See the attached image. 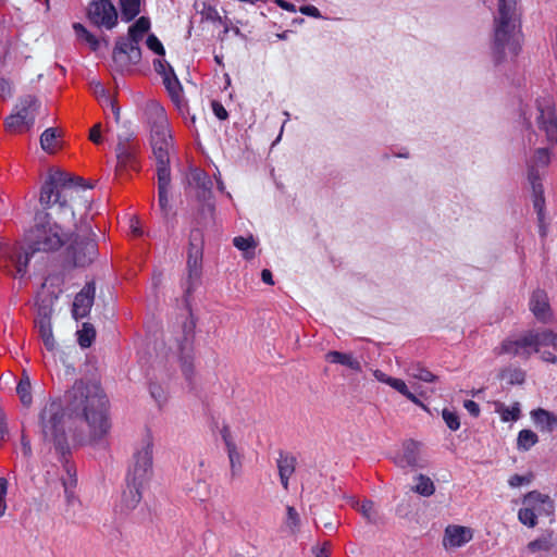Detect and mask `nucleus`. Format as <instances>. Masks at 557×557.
<instances>
[{"mask_svg":"<svg viewBox=\"0 0 557 557\" xmlns=\"http://www.w3.org/2000/svg\"><path fill=\"white\" fill-rule=\"evenodd\" d=\"M82 178L52 168L40 188L39 209L28 232L33 251H55L74 236L90 233V200Z\"/></svg>","mask_w":557,"mask_h":557,"instance_id":"obj_1","label":"nucleus"},{"mask_svg":"<svg viewBox=\"0 0 557 557\" xmlns=\"http://www.w3.org/2000/svg\"><path fill=\"white\" fill-rule=\"evenodd\" d=\"M66 408L71 416L82 419L88 426L91 443L102 440L110 430L107 416V398L99 385L77 381L65 394Z\"/></svg>","mask_w":557,"mask_h":557,"instance_id":"obj_2","label":"nucleus"},{"mask_svg":"<svg viewBox=\"0 0 557 557\" xmlns=\"http://www.w3.org/2000/svg\"><path fill=\"white\" fill-rule=\"evenodd\" d=\"M518 0H498L492 57L495 64L513 60L520 51Z\"/></svg>","mask_w":557,"mask_h":557,"instance_id":"obj_3","label":"nucleus"},{"mask_svg":"<svg viewBox=\"0 0 557 557\" xmlns=\"http://www.w3.org/2000/svg\"><path fill=\"white\" fill-rule=\"evenodd\" d=\"M145 115L150 126V144L157 169L169 168L173 138L166 112L157 100L151 99L145 106Z\"/></svg>","mask_w":557,"mask_h":557,"instance_id":"obj_4","label":"nucleus"},{"mask_svg":"<svg viewBox=\"0 0 557 557\" xmlns=\"http://www.w3.org/2000/svg\"><path fill=\"white\" fill-rule=\"evenodd\" d=\"M546 346H557V333L549 331L528 332L516 338H507L494 348L496 356L511 355L529 359L533 352H540Z\"/></svg>","mask_w":557,"mask_h":557,"instance_id":"obj_5","label":"nucleus"},{"mask_svg":"<svg viewBox=\"0 0 557 557\" xmlns=\"http://www.w3.org/2000/svg\"><path fill=\"white\" fill-rule=\"evenodd\" d=\"M150 28L148 17H139L128 29V39L120 38L113 50V62L120 70L137 64L141 59L139 41Z\"/></svg>","mask_w":557,"mask_h":557,"instance_id":"obj_6","label":"nucleus"},{"mask_svg":"<svg viewBox=\"0 0 557 557\" xmlns=\"http://www.w3.org/2000/svg\"><path fill=\"white\" fill-rule=\"evenodd\" d=\"M153 473V440L147 434L136 447L126 473V482L147 486Z\"/></svg>","mask_w":557,"mask_h":557,"instance_id":"obj_7","label":"nucleus"},{"mask_svg":"<svg viewBox=\"0 0 557 557\" xmlns=\"http://www.w3.org/2000/svg\"><path fill=\"white\" fill-rule=\"evenodd\" d=\"M554 510V500L548 495L532 491L523 497L518 519L522 524L534 528L537 518L552 516Z\"/></svg>","mask_w":557,"mask_h":557,"instance_id":"obj_8","label":"nucleus"},{"mask_svg":"<svg viewBox=\"0 0 557 557\" xmlns=\"http://www.w3.org/2000/svg\"><path fill=\"white\" fill-rule=\"evenodd\" d=\"M40 425L44 437L58 445L64 441V422L61 404L48 401L40 412Z\"/></svg>","mask_w":557,"mask_h":557,"instance_id":"obj_9","label":"nucleus"},{"mask_svg":"<svg viewBox=\"0 0 557 557\" xmlns=\"http://www.w3.org/2000/svg\"><path fill=\"white\" fill-rule=\"evenodd\" d=\"M550 162V153L546 148H540L535 151L529 162L528 178L533 191V206L541 214L544 206V189L541 183L539 168H546Z\"/></svg>","mask_w":557,"mask_h":557,"instance_id":"obj_10","label":"nucleus"},{"mask_svg":"<svg viewBox=\"0 0 557 557\" xmlns=\"http://www.w3.org/2000/svg\"><path fill=\"white\" fill-rule=\"evenodd\" d=\"M37 110L38 102L34 97L28 96L24 98L16 107V112L7 119V127L14 132L30 128L35 122Z\"/></svg>","mask_w":557,"mask_h":557,"instance_id":"obj_11","label":"nucleus"},{"mask_svg":"<svg viewBox=\"0 0 557 557\" xmlns=\"http://www.w3.org/2000/svg\"><path fill=\"white\" fill-rule=\"evenodd\" d=\"M92 227L86 236H74L70 240V249L75 265L86 267L90 264L98 255V247L94 239Z\"/></svg>","mask_w":557,"mask_h":557,"instance_id":"obj_12","label":"nucleus"},{"mask_svg":"<svg viewBox=\"0 0 557 557\" xmlns=\"http://www.w3.org/2000/svg\"><path fill=\"white\" fill-rule=\"evenodd\" d=\"M87 15L89 21L98 27L111 29L117 23V12L111 0H92Z\"/></svg>","mask_w":557,"mask_h":557,"instance_id":"obj_13","label":"nucleus"},{"mask_svg":"<svg viewBox=\"0 0 557 557\" xmlns=\"http://www.w3.org/2000/svg\"><path fill=\"white\" fill-rule=\"evenodd\" d=\"M138 145L128 136H119L116 145V173L126 170H137L136 154Z\"/></svg>","mask_w":557,"mask_h":557,"instance_id":"obj_14","label":"nucleus"},{"mask_svg":"<svg viewBox=\"0 0 557 557\" xmlns=\"http://www.w3.org/2000/svg\"><path fill=\"white\" fill-rule=\"evenodd\" d=\"M222 438L225 445L227 458H228V480L231 483L237 481L244 471V454L243 450L237 446L233 437L227 430L222 432Z\"/></svg>","mask_w":557,"mask_h":557,"instance_id":"obj_15","label":"nucleus"},{"mask_svg":"<svg viewBox=\"0 0 557 557\" xmlns=\"http://www.w3.org/2000/svg\"><path fill=\"white\" fill-rule=\"evenodd\" d=\"M539 116L536 117L539 128L546 135L548 143H557V119L550 100L537 103Z\"/></svg>","mask_w":557,"mask_h":557,"instance_id":"obj_16","label":"nucleus"},{"mask_svg":"<svg viewBox=\"0 0 557 557\" xmlns=\"http://www.w3.org/2000/svg\"><path fill=\"white\" fill-rule=\"evenodd\" d=\"M473 537V531L468 527L451 524L445 529L443 545L446 549L463 546Z\"/></svg>","mask_w":557,"mask_h":557,"instance_id":"obj_17","label":"nucleus"},{"mask_svg":"<svg viewBox=\"0 0 557 557\" xmlns=\"http://www.w3.org/2000/svg\"><path fill=\"white\" fill-rule=\"evenodd\" d=\"M190 249L188 252L187 267L189 271V276L198 278L200 275L201 269V232L199 230H194L190 233Z\"/></svg>","mask_w":557,"mask_h":557,"instance_id":"obj_18","label":"nucleus"},{"mask_svg":"<svg viewBox=\"0 0 557 557\" xmlns=\"http://www.w3.org/2000/svg\"><path fill=\"white\" fill-rule=\"evenodd\" d=\"M95 286L87 284L76 296L73 302L72 313L78 320L85 318L94 304Z\"/></svg>","mask_w":557,"mask_h":557,"instance_id":"obj_19","label":"nucleus"},{"mask_svg":"<svg viewBox=\"0 0 557 557\" xmlns=\"http://www.w3.org/2000/svg\"><path fill=\"white\" fill-rule=\"evenodd\" d=\"M397 466L406 467H420V444L414 441H407L403 445V450L395 458Z\"/></svg>","mask_w":557,"mask_h":557,"instance_id":"obj_20","label":"nucleus"},{"mask_svg":"<svg viewBox=\"0 0 557 557\" xmlns=\"http://www.w3.org/2000/svg\"><path fill=\"white\" fill-rule=\"evenodd\" d=\"M159 207L164 215L170 211L169 187L171 183L170 168L157 169Z\"/></svg>","mask_w":557,"mask_h":557,"instance_id":"obj_21","label":"nucleus"},{"mask_svg":"<svg viewBox=\"0 0 557 557\" xmlns=\"http://www.w3.org/2000/svg\"><path fill=\"white\" fill-rule=\"evenodd\" d=\"M530 309L536 319L545 322L550 318L548 298L545 292L535 290L530 299Z\"/></svg>","mask_w":557,"mask_h":557,"instance_id":"obj_22","label":"nucleus"},{"mask_svg":"<svg viewBox=\"0 0 557 557\" xmlns=\"http://www.w3.org/2000/svg\"><path fill=\"white\" fill-rule=\"evenodd\" d=\"M145 487L146 486L141 484H133L132 482H126V486L122 493V506L126 510H133L136 508L143 498V491Z\"/></svg>","mask_w":557,"mask_h":557,"instance_id":"obj_23","label":"nucleus"},{"mask_svg":"<svg viewBox=\"0 0 557 557\" xmlns=\"http://www.w3.org/2000/svg\"><path fill=\"white\" fill-rule=\"evenodd\" d=\"M188 184L193 185L201 190V197L206 200L211 196L212 181L211 178L200 169L190 170L188 176Z\"/></svg>","mask_w":557,"mask_h":557,"instance_id":"obj_24","label":"nucleus"},{"mask_svg":"<svg viewBox=\"0 0 557 557\" xmlns=\"http://www.w3.org/2000/svg\"><path fill=\"white\" fill-rule=\"evenodd\" d=\"M325 360L330 363L345 366L356 372L362 370L361 362L351 352L331 350L325 355Z\"/></svg>","mask_w":557,"mask_h":557,"instance_id":"obj_25","label":"nucleus"},{"mask_svg":"<svg viewBox=\"0 0 557 557\" xmlns=\"http://www.w3.org/2000/svg\"><path fill=\"white\" fill-rule=\"evenodd\" d=\"M296 459L290 455H280L277 459V469L281 483L284 490H288V480L295 472Z\"/></svg>","mask_w":557,"mask_h":557,"instance_id":"obj_26","label":"nucleus"},{"mask_svg":"<svg viewBox=\"0 0 557 557\" xmlns=\"http://www.w3.org/2000/svg\"><path fill=\"white\" fill-rule=\"evenodd\" d=\"M36 325L38 327V332H39L40 338H41L45 347L48 350L53 351L55 349L57 343L53 337L50 318L47 315L41 317L36 322Z\"/></svg>","mask_w":557,"mask_h":557,"instance_id":"obj_27","label":"nucleus"},{"mask_svg":"<svg viewBox=\"0 0 557 557\" xmlns=\"http://www.w3.org/2000/svg\"><path fill=\"white\" fill-rule=\"evenodd\" d=\"M163 84L172 99L180 107L183 102V88L174 72H169L163 78Z\"/></svg>","mask_w":557,"mask_h":557,"instance_id":"obj_28","label":"nucleus"},{"mask_svg":"<svg viewBox=\"0 0 557 557\" xmlns=\"http://www.w3.org/2000/svg\"><path fill=\"white\" fill-rule=\"evenodd\" d=\"M534 423L543 431L552 432L557 429V417L544 409H537L532 412Z\"/></svg>","mask_w":557,"mask_h":557,"instance_id":"obj_29","label":"nucleus"},{"mask_svg":"<svg viewBox=\"0 0 557 557\" xmlns=\"http://www.w3.org/2000/svg\"><path fill=\"white\" fill-rule=\"evenodd\" d=\"M60 134L55 128H47L40 136V146L48 153L55 152L60 147Z\"/></svg>","mask_w":557,"mask_h":557,"instance_id":"obj_30","label":"nucleus"},{"mask_svg":"<svg viewBox=\"0 0 557 557\" xmlns=\"http://www.w3.org/2000/svg\"><path fill=\"white\" fill-rule=\"evenodd\" d=\"M233 245L238 250L243 251L246 259H252L255 257V249L258 245V242L252 235H249L248 237L236 236L233 239Z\"/></svg>","mask_w":557,"mask_h":557,"instance_id":"obj_31","label":"nucleus"},{"mask_svg":"<svg viewBox=\"0 0 557 557\" xmlns=\"http://www.w3.org/2000/svg\"><path fill=\"white\" fill-rule=\"evenodd\" d=\"M180 361L183 374L187 380H190L194 375V357L191 354L190 344L187 341L182 347Z\"/></svg>","mask_w":557,"mask_h":557,"instance_id":"obj_32","label":"nucleus"},{"mask_svg":"<svg viewBox=\"0 0 557 557\" xmlns=\"http://www.w3.org/2000/svg\"><path fill=\"white\" fill-rule=\"evenodd\" d=\"M354 506L370 523H377L381 520L373 502L366 499L361 503L357 502Z\"/></svg>","mask_w":557,"mask_h":557,"instance_id":"obj_33","label":"nucleus"},{"mask_svg":"<svg viewBox=\"0 0 557 557\" xmlns=\"http://www.w3.org/2000/svg\"><path fill=\"white\" fill-rule=\"evenodd\" d=\"M73 29L75 32L76 37L86 42L92 51H97L100 47L101 41L96 38L90 32H88L85 26L79 23H75L73 25Z\"/></svg>","mask_w":557,"mask_h":557,"instance_id":"obj_34","label":"nucleus"},{"mask_svg":"<svg viewBox=\"0 0 557 557\" xmlns=\"http://www.w3.org/2000/svg\"><path fill=\"white\" fill-rule=\"evenodd\" d=\"M122 18L125 22L132 21L136 17L140 12V1L139 0H120Z\"/></svg>","mask_w":557,"mask_h":557,"instance_id":"obj_35","label":"nucleus"},{"mask_svg":"<svg viewBox=\"0 0 557 557\" xmlns=\"http://www.w3.org/2000/svg\"><path fill=\"white\" fill-rule=\"evenodd\" d=\"M77 341L81 347L88 348L91 346L96 337V330L90 323H83L82 329L77 331Z\"/></svg>","mask_w":557,"mask_h":557,"instance_id":"obj_36","label":"nucleus"},{"mask_svg":"<svg viewBox=\"0 0 557 557\" xmlns=\"http://www.w3.org/2000/svg\"><path fill=\"white\" fill-rule=\"evenodd\" d=\"M553 534H545L528 544V550L531 553L548 552L553 548Z\"/></svg>","mask_w":557,"mask_h":557,"instance_id":"obj_37","label":"nucleus"},{"mask_svg":"<svg viewBox=\"0 0 557 557\" xmlns=\"http://www.w3.org/2000/svg\"><path fill=\"white\" fill-rule=\"evenodd\" d=\"M389 386L392 388L396 389L398 393H400L403 396H405L408 400H410L414 405H418V406H421L424 408V405L422 404V401L413 393H411L409 391L405 381H403L400 379L393 377L389 383Z\"/></svg>","mask_w":557,"mask_h":557,"instance_id":"obj_38","label":"nucleus"},{"mask_svg":"<svg viewBox=\"0 0 557 557\" xmlns=\"http://www.w3.org/2000/svg\"><path fill=\"white\" fill-rule=\"evenodd\" d=\"M16 393L23 406L29 407L32 404L30 381L26 374L20 380L16 386Z\"/></svg>","mask_w":557,"mask_h":557,"instance_id":"obj_39","label":"nucleus"},{"mask_svg":"<svg viewBox=\"0 0 557 557\" xmlns=\"http://www.w3.org/2000/svg\"><path fill=\"white\" fill-rule=\"evenodd\" d=\"M416 480H417V484L413 487V491L416 493H418L422 496H425V497H429L434 494L435 485L429 476H426L424 474H419L416 478Z\"/></svg>","mask_w":557,"mask_h":557,"instance_id":"obj_40","label":"nucleus"},{"mask_svg":"<svg viewBox=\"0 0 557 557\" xmlns=\"http://www.w3.org/2000/svg\"><path fill=\"white\" fill-rule=\"evenodd\" d=\"M537 441V435L533 431L522 430L519 432L517 445L519 449L529 450Z\"/></svg>","mask_w":557,"mask_h":557,"instance_id":"obj_41","label":"nucleus"},{"mask_svg":"<svg viewBox=\"0 0 557 557\" xmlns=\"http://www.w3.org/2000/svg\"><path fill=\"white\" fill-rule=\"evenodd\" d=\"M151 397L157 401L159 407H162L168 400V392L164 387L157 383H151L149 386Z\"/></svg>","mask_w":557,"mask_h":557,"instance_id":"obj_42","label":"nucleus"},{"mask_svg":"<svg viewBox=\"0 0 557 557\" xmlns=\"http://www.w3.org/2000/svg\"><path fill=\"white\" fill-rule=\"evenodd\" d=\"M410 375L416 380L423 381L426 383L435 382L437 379V376L434 375L431 371L420 366L413 367L411 369Z\"/></svg>","mask_w":557,"mask_h":557,"instance_id":"obj_43","label":"nucleus"},{"mask_svg":"<svg viewBox=\"0 0 557 557\" xmlns=\"http://www.w3.org/2000/svg\"><path fill=\"white\" fill-rule=\"evenodd\" d=\"M502 379L506 380L510 384H522L525 379V374L520 369H509L502 373Z\"/></svg>","mask_w":557,"mask_h":557,"instance_id":"obj_44","label":"nucleus"},{"mask_svg":"<svg viewBox=\"0 0 557 557\" xmlns=\"http://www.w3.org/2000/svg\"><path fill=\"white\" fill-rule=\"evenodd\" d=\"M442 417H443L445 423L447 424V426L451 431H457L459 429L460 422H459V417L457 416L456 412L450 411L448 409H444L442 412Z\"/></svg>","mask_w":557,"mask_h":557,"instance_id":"obj_45","label":"nucleus"},{"mask_svg":"<svg viewBox=\"0 0 557 557\" xmlns=\"http://www.w3.org/2000/svg\"><path fill=\"white\" fill-rule=\"evenodd\" d=\"M146 45L154 53H157L159 55H164V53H165L164 47L156 35H153V34L148 35Z\"/></svg>","mask_w":557,"mask_h":557,"instance_id":"obj_46","label":"nucleus"},{"mask_svg":"<svg viewBox=\"0 0 557 557\" xmlns=\"http://www.w3.org/2000/svg\"><path fill=\"white\" fill-rule=\"evenodd\" d=\"M499 412L504 421H515L519 418L520 409L518 406L505 407Z\"/></svg>","mask_w":557,"mask_h":557,"instance_id":"obj_47","label":"nucleus"},{"mask_svg":"<svg viewBox=\"0 0 557 557\" xmlns=\"http://www.w3.org/2000/svg\"><path fill=\"white\" fill-rule=\"evenodd\" d=\"M532 478H533L532 474H527V475L513 474L509 478L508 484L511 487H519L522 485L530 484L532 481Z\"/></svg>","mask_w":557,"mask_h":557,"instance_id":"obj_48","label":"nucleus"},{"mask_svg":"<svg viewBox=\"0 0 557 557\" xmlns=\"http://www.w3.org/2000/svg\"><path fill=\"white\" fill-rule=\"evenodd\" d=\"M92 90L97 99L100 101L101 106L104 107L106 104V98H111L110 95L107 92L103 85L99 82L92 83Z\"/></svg>","mask_w":557,"mask_h":557,"instance_id":"obj_49","label":"nucleus"},{"mask_svg":"<svg viewBox=\"0 0 557 557\" xmlns=\"http://www.w3.org/2000/svg\"><path fill=\"white\" fill-rule=\"evenodd\" d=\"M153 66H154L156 72L158 74H160L162 76V78H164L169 72H174L172 66L162 59L154 60Z\"/></svg>","mask_w":557,"mask_h":557,"instance_id":"obj_50","label":"nucleus"},{"mask_svg":"<svg viewBox=\"0 0 557 557\" xmlns=\"http://www.w3.org/2000/svg\"><path fill=\"white\" fill-rule=\"evenodd\" d=\"M299 523L298 512L294 507H287V525L290 529H295Z\"/></svg>","mask_w":557,"mask_h":557,"instance_id":"obj_51","label":"nucleus"},{"mask_svg":"<svg viewBox=\"0 0 557 557\" xmlns=\"http://www.w3.org/2000/svg\"><path fill=\"white\" fill-rule=\"evenodd\" d=\"M107 107L110 108L112 115L114 117V121L116 123H119L120 122V108L117 107V104L115 103V101L112 98H106V104L103 108H107Z\"/></svg>","mask_w":557,"mask_h":557,"instance_id":"obj_52","label":"nucleus"},{"mask_svg":"<svg viewBox=\"0 0 557 557\" xmlns=\"http://www.w3.org/2000/svg\"><path fill=\"white\" fill-rule=\"evenodd\" d=\"M21 451L26 459L30 458L32 446L29 440L25 435H22L21 437Z\"/></svg>","mask_w":557,"mask_h":557,"instance_id":"obj_53","label":"nucleus"},{"mask_svg":"<svg viewBox=\"0 0 557 557\" xmlns=\"http://www.w3.org/2000/svg\"><path fill=\"white\" fill-rule=\"evenodd\" d=\"M212 110L216 117L220 120H225L227 117V111L225 108L218 101L212 102Z\"/></svg>","mask_w":557,"mask_h":557,"instance_id":"obj_54","label":"nucleus"},{"mask_svg":"<svg viewBox=\"0 0 557 557\" xmlns=\"http://www.w3.org/2000/svg\"><path fill=\"white\" fill-rule=\"evenodd\" d=\"M89 139L97 145L101 143L102 137L100 124L94 125V127L90 129Z\"/></svg>","mask_w":557,"mask_h":557,"instance_id":"obj_55","label":"nucleus"},{"mask_svg":"<svg viewBox=\"0 0 557 557\" xmlns=\"http://www.w3.org/2000/svg\"><path fill=\"white\" fill-rule=\"evenodd\" d=\"M299 11L302 14L308 15V16H312V17H320L321 16L320 11L314 5H304V7H300Z\"/></svg>","mask_w":557,"mask_h":557,"instance_id":"obj_56","label":"nucleus"},{"mask_svg":"<svg viewBox=\"0 0 557 557\" xmlns=\"http://www.w3.org/2000/svg\"><path fill=\"white\" fill-rule=\"evenodd\" d=\"M467 411L472 414L473 417H478L480 413V407L479 405L473 400H466L463 404Z\"/></svg>","mask_w":557,"mask_h":557,"instance_id":"obj_57","label":"nucleus"},{"mask_svg":"<svg viewBox=\"0 0 557 557\" xmlns=\"http://www.w3.org/2000/svg\"><path fill=\"white\" fill-rule=\"evenodd\" d=\"M373 375L374 377L379 381V382H382L384 384H387L389 385L391 381H392V376L387 375L386 373H384L383 371L381 370H374L373 371Z\"/></svg>","mask_w":557,"mask_h":557,"instance_id":"obj_58","label":"nucleus"},{"mask_svg":"<svg viewBox=\"0 0 557 557\" xmlns=\"http://www.w3.org/2000/svg\"><path fill=\"white\" fill-rule=\"evenodd\" d=\"M11 95V86L5 79H0V97L4 98Z\"/></svg>","mask_w":557,"mask_h":557,"instance_id":"obj_59","label":"nucleus"},{"mask_svg":"<svg viewBox=\"0 0 557 557\" xmlns=\"http://www.w3.org/2000/svg\"><path fill=\"white\" fill-rule=\"evenodd\" d=\"M274 2L282 9L288 11V12H296L295 4L287 2L285 0H274Z\"/></svg>","mask_w":557,"mask_h":557,"instance_id":"obj_60","label":"nucleus"},{"mask_svg":"<svg viewBox=\"0 0 557 557\" xmlns=\"http://www.w3.org/2000/svg\"><path fill=\"white\" fill-rule=\"evenodd\" d=\"M541 358L543 361L545 362H550V363H556L557 362V357L550 352V351H545V350H541Z\"/></svg>","mask_w":557,"mask_h":557,"instance_id":"obj_61","label":"nucleus"},{"mask_svg":"<svg viewBox=\"0 0 557 557\" xmlns=\"http://www.w3.org/2000/svg\"><path fill=\"white\" fill-rule=\"evenodd\" d=\"M9 482L5 478H0V498L5 499L8 494Z\"/></svg>","mask_w":557,"mask_h":557,"instance_id":"obj_62","label":"nucleus"},{"mask_svg":"<svg viewBox=\"0 0 557 557\" xmlns=\"http://www.w3.org/2000/svg\"><path fill=\"white\" fill-rule=\"evenodd\" d=\"M261 278L262 281L265 283V284H269V285H273L274 282H273V277H272V273L270 270L268 269H264L262 270L261 272Z\"/></svg>","mask_w":557,"mask_h":557,"instance_id":"obj_63","label":"nucleus"},{"mask_svg":"<svg viewBox=\"0 0 557 557\" xmlns=\"http://www.w3.org/2000/svg\"><path fill=\"white\" fill-rule=\"evenodd\" d=\"M27 262H28V257H25V261L22 262L21 260H18V263H17V272L23 274L25 272V268L27 265Z\"/></svg>","mask_w":557,"mask_h":557,"instance_id":"obj_64","label":"nucleus"}]
</instances>
